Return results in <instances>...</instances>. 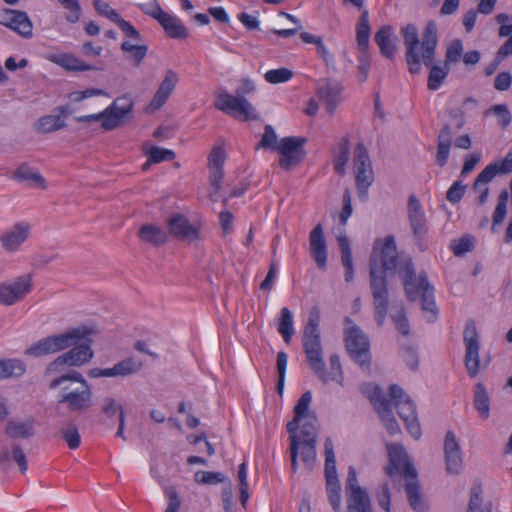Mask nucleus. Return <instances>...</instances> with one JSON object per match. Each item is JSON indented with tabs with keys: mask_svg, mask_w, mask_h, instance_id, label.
<instances>
[{
	"mask_svg": "<svg viewBox=\"0 0 512 512\" xmlns=\"http://www.w3.org/2000/svg\"><path fill=\"white\" fill-rule=\"evenodd\" d=\"M277 330L283 337L284 342L289 344L291 342L292 336L295 333V330L292 313L287 307H283L280 311Z\"/></svg>",
	"mask_w": 512,
	"mask_h": 512,
	"instance_id": "nucleus-41",
	"label": "nucleus"
},
{
	"mask_svg": "<svg viewBox=\"0 0 512 512\" xmlns=\"http://www.w3.org/2000/svg\"><path fill=\"white\" fill-rule=\"evenodd\" d=\"M143 367V363L133 357L125 358L113 367L109 368L110 377H127L137 374Z\"/></svg>",
	"mask_w": 512,
	"mask_h": 512,
	"instance_id": "nucleus-38",
	"label": "nucleus"
},
{
	"mask_svg": "<svg viewBox=\"0 0 512 512\" xmlns=\"http://www.w3.org/2000/svg\"><path fill=\"white\" fill-rule=\"evenodd\" d=\"M512 172V150L507 153L500 164L497 162L487 165L476 177L473 189L478 190L482 185L491 182L494 177L499 174H507Z\"/></svg>",
	"mask_w": 512,
	"mask_h": 512,
	"instance_id": "nucleus-26",
	"label": "nucleus"
},
{
	"mask_svg": "<svg viewBox=\"0 0 512 512\" xmlns=\"http://www.w3.org/2000/svg\"><path fill=\"white\" fill-rule=\"evenodd\" d=\"M311 400L312 394L310 391H306L299 398L294 407V418L292 421L288 422L286 426L289 435H297V430L300 427L301 420L305 418H313L314 421H317L316 414L309 411Z\"/></svg>",
	"mask_w": 512,
	"mask_h": 512,
	"instance_id": "nucleus-28",
	"label": "nucleus"
},
{
	"mask_svg": "<svg viewBox=\"0 0 512 512\" xmlns=\"http://www.w3.org/2000/svg\"><path fill=\"white\" fill-rule=\"evenodd\" d=\"M474 407L478 411L480 417L487 419L490 415V400L485 387L481 383L475 385L474 390Z\"/></svg>",
	"mask_w": 512,
	"mask_h": 512,
	"instance_id": "nucleus-43",
	"label": "nucleus"
},
{
	"mask_svg": "<svg viewBox=\"0 0 512 512\" xmlns=\"http://www.w3.org/2000/svg\"><path fill=\"white\" fill-rule=\"evenodd\" d=\"M369 47H358L359 53H358V70L359 75L358 79L360 82H365L368 78V71L370 68V53L368 50Z\"/></svg>",
	"mask_w": 512,
	"mask_h": 512,
	"instance_id": "nucleus-59",
	"label": "nucleus"
},
{
	"mask_svg": "<svg viewBox=\"0 0 512 512\" xmlns=\"http://www.w3.org/2000/svg\"><path fill=\"white\" fill-rule=\"evenodd\" d=\"M134 101L129 95L117 97L105 110L89 115L76 116L79 123L101 121V127L105 131H112L123 126L131 119Z\"/></svg>",
	"mask_w": 512,
	"mask_h": 512,
	"instance_id": "nucleus-7",
	"label": "nucleus"
},
{
	"mask_svg": "<svg viewBox=\"0 0 512 512\" xmlns=\"http://www.w3.org/2000/svg\"><path fill=\"white\" fill-rule=\"evenodd\" d=\"M463 54V42L461 39H454L446 49L444 64L450 67L451 64L460 61Z\"/></svg>",
	"mask_w": 512,
	"mask_h": 512,
	"instance_id": "nucleus-57",
	"label": "nucleus"
},
{
	"mask_svg": "<svg viewBox=\"0 0 512 512\" xmlns=\"http://www.w3.org/2000/svg\"><path fill=\"white\" fill-rule=\"evenodd\" d=\"M63 440L67 443L70 449H77L81 443V436L75 422L70 421L61 430Z\"/></svg>",
	"mask_w": 512,
	"mask_h": 512,
	"instance_id": "nucleus-53",
	"label": "nucleus"
},
{
	"mask_svg": "<svg viewBox=\"0 0 512 512\" xmlns=\"http://www.w3.org/2000/svg\"><path fill=\"white\" fill-rule=\"evenodd\" d=\"M325 482L328 501L334 512L341 511V485L337 475L336 459L333 442L330 438L325 440Z\"/></svg>",
	"mask_w": 512,
	"mask_h": 512,
	"instance_id": "nucleus-9",
	"label": "nucleus"
},
{
	"mask_svg": "<svg viewBox=\"0 0 512 512\" xmlns=\"http://www.w3.org/2000/svg\"><path fill=\"white\" fill-rule=\"evenodd\" d=\"M59 4L67 11L65 20L68 23H77L81 17V6L78 0H58Z\"/></svg>",
	"mask_w": 512,
	"mask_h": 512,
	"instance_id": "nucleus-56",
	"label": "nucleus"
},
{
	"mask_svg": "<svg viewBox=\"0 0 512 512\" xmlns=\"http://www.w3.org/2000/svg\"><path fill=\"white\" fill-rule=\"evenodd\" d=\"M279 147L278 136L271 125H266L264 127V133L261 137V140L256 145L255 149H266L275 151Z\"/></svg>",
	"mask_w": 512,
	"mask_h": 512,
	"instance_id": "nucleus-52",
	"label": "nucleus"
},
{
	"mask_svg": "<svg viewBox=\"0 0 512 512\" xmlns=\"http://www.w3.org/2000/svg\"><path fill=\"white\" fill-rule=\"evenodd\" d=\"M293 77V72L288 68H279L268 70L264 74V79L271 84H279L289 81Z\"/></svg>",
	"mask_w": 512,
	"mask_h": 512,
	"instance_id": "nucleus-60",
	"label": "nucleus"
},
{
	"mask_svg": "<svg viewBox=\"0 0 512 512\" xmlns=\"http://www.w3.org/2000/svg\"><path fill=\"white\" fill-rule=\"evenodd\" d=\"M300 38L304 43L314 44L317 47V52L319 56L328 64L333 61V56L328 51L327 47L323 43V40L320 36L312 35L308 32H302L300 34Z\"/></svg>",
	"mask_w": 512,
	"mask_h": 512,
	"instance_id": "nucleus-49",
	"label": "nucleus"
},
{
	"mask_svg": "<svg viewBox=\"0 0 512 512\" xmlns=\"http://www.w3.org/2000/svg\"><path fill=\"white\" fill-rule=\"evenodd\" d=\"M393 28L391 26H382L375 34L374 40L380 49V53L387 59H393L396 46L393 42Z\"/></svg>",
	"mask_w": 512,
	"mask_h": 512,
	"instance_id": "nucleus-34",
	"label": "nucleus"
},
{
	"mask_svg": "<svg viewBox=\"0 0 512 512\" xmlns=\"http://www.w3.org/2000/svg\"><path fill=\"white\" fill-rule=\"evenodd\" d=\"M5 435L13 440L30 439L35 435V420L29 417L24 421L10 419L5 426Z\"/></svg>",
	"mask_w": 512,
	"mask_h": 512,
	"instance_id": "nucleus-30",
	"label": "nucleus"
},
{
	"mask_svg": "<svg viewBox=\"0 0 512 512\" xmlns=\"http://www.w3.org/2000/svg\"><path fill=\"white\" fill-rule=\"evenodd\" d=\"M306 138L288 136L284 137L279 141V147L276 152L279 153V166L289 171L292 168L298 166L306 156L304 145Z\"/></svg>",
	"mask_w": 512,
	"mask_h": 512,
	"instance_id": "nucleus-12",
	"label": "nucleus"
},
{
	"mask_svg": "<svg viewBox=\"0 0 512 512\" xmlns=\"http://www.w3.org/2000/svg\"><path fill=\"white\" fill-rule=\"evenodd\" d=\"M48 389L57 390L56 402L72 415L87 413L93 406V391L84 376L76 370L50 377Z\"/></svg>",
	"mask_w": 512,
	"mask_h": 512,
	"instance_id": "nucleus-5",
	"label": "nucleus"
},
{
	"mask_svg": "<svg viewBox=\"0 0 512 512\" xmlns=\"http://www.w3.org/2000/svg\"><path fill=\"white\" fill-rule=\"evenodd\" d=\"M368 398L374 405L375 410L379 414V417L388 433L390 435L399 433L400 426L393 415L392 403L390 399L383 394L380 387L374 386L372 392L368 395Z\"/></svg>",
	"mask_w": 512,
	"mask_h": 512,
	"instance_id": "nucleus-19",
	"label": "nucleus"
},
{
	"mask_svg": "<svg viewBox=\"0 0 512 512\" xmlns=\"http://www.w3.org/2000/svg\"><path fill=\"white\" fill-rule=\"evenodd\" d=\"M122 407L123 406L111 396L103 398L100 405V414L102 416L100 423L107 425V420H111L115 417Z\"/></svg>",
	"mask_w": 512,
	"mask_h": 512,
	"instance_id": "nucleus-47",
	"label": "nucleus"
},
{
	"mask_svg": "<svg viewBox=\"0 0 512 512\" xmlns=\"http://www.w3.org/2000/svg\"><path fill=\"white\" fill-rule=\"evenodd\" d=\"M389 464L385 471L392 479L397 474H402L405 479L417 476L416 469L408 460L405 449L396 443L387 444Z\"/></svg>",
	"mask_w": 512,
	"mask_h": 512,
	"instance_id": "nucleus-18",
	"label": "nucleus"
},
{
	"mask_svg": "<svg viewBox=\"0 0 512 512\" xmlns=\"http://www.w3.org/2000/svg\"><path fill=\"white\" fill-rule=\"evenodd\" d=\"M392 406L397 408L399 417L404 422L408 432L414 439L421 437V427L417 417L416 405L409 395L397 384L389 387Z\"/></svg>",
	"mask_w": 512,
	"mask_h": 512,
	"instance_id": "nucleus-8",
	"label": "nucleus"
},
{
	"mask_svg": "<svg viewBox=\"0 0 512 512\" xmlns=\"http://www.w3.org/2000/svg\"><path fill=\"white\" fill-rule=\"evenodd\" d=\"M475 238L472 235L466 234L454 241L450 248L455 256H463L465 253L474 249Z\"/></svg>",
	"mask_w": 512,
	"mask_h": 512,
	"instance_id": "nucleus-58",
	"label": "nucleus"
},
{
	"mask_svg": "<svg viewBox=\"0 0 512 512\" xmlns=\"http://www.w3.org/2000/svg\"><path fill=\"white\" fill-rule=\"evenodd\" d=\"M407 214L416 245L421 251H425L424 238L428 232L427 220L422 205L415 195H410L408 198Z\"/></svg>",
	"mask_w": 512,
	"mask_h": 512,
	"instance_id": "nucleus-17",
	"label": "nucleus"
},
{
	"mask_svg": "<svg viewBox=\"0 0 512 512\" xmlns=\"http://www.w3.org/2000/svg\"><path fill=\"white\" fill-rule=\"evenodd\" d=\"M353 168L355 173L356 186L360 199L365 200L368 188L374 180L371 160L364 144L359 143L354 150Z\"/></svg>",
	"mask_w": 512,
	"mask_h": 512,
	"instance_id": "nucleus-11",
	"label": "nucleus"
},
{
	"mask_svg": "<svg viewBox=\"0 0 512 512\" xmlns=\"http://www.w3.org/2000/svg\"><path fill=\"white\" fill-rule=\"evenodd\" d=\"M89 335L90 330L86 327L72 328L36 341L25 350L24 354L28 357L41 358L71 348L45 367L44 377L59 376L66 373L64 372L66 368L83 366L93 358L91 340L86 341Z\"/></svg>",
	"mask_w": 512,
	"mask_h": 512,
	"instance_id": "nucleus-2",
	"label": "nucleus"
},
{
	"mask_svg": "<svg viewBox=\"0 0 512 512\" xmlns=\"http://www.w3.org/2000/svg\"><path fill=\"white\" fill-rule=\"evenodd\" d=\"M31 226L28 222L20 221L0 235L2 248L13 253L20 249L23 243L29 238Z\"/></svg>",
	"mask_w": 512,
	"mask_h": 512,
	"instance_id": "nucleus-24",
	"label": "nucleus"
},
{
	"mask_svg": "<svg viewBox=\"0 0 512 512\" xmlns=\"http://www.w3.org/2000/svg\"><path fill=\"white\" fill-rule=\"evenodd\" d=\"M465 344V367L470 377H475L479 372V335L474 320L466 322L463 331Z\"/></svg>",
	"mask_w": 512,
	"mask_h": 512,
	"instance_id": "nucleus-16",
	"label": "nucleus"
},
{
	"mask_svg": "<svg viewBox=\"0 0 512 512\" xmlns=\"http://www.w3.org/2000/svg\"><path fill=\"white\" fill-rule=\"evenodd\" d=\"M350 148L349 141L344 138L337 146L334 156V170L337 174L342 175L345 172V166L349 161Z\"/></svg>",
	"mask_w": 512,
	"mask_h": 512,
	"instance_id": "nucleus-46",
	"label": "nucleus"
},
{
	"mask_svg": "<svg viewBox=\"0 0 512 512\" xmlns=\"http://www.w3.org/2000/svg\"><path fill=\"white\" fill-rule=\"evenodd\" d=\"M0 24L8 27L25 39H30L33 36V24L24 11L2 9L0 11Z\"/></svg>",
	"mask_w": 512,
	"mask_h": 512,
	"instance_id": "nucleus-21",
	"label": "nucleus"
},
{
	"mask_svg": "<svg viewBox=\"0 0 512 512\" xmlns=\"http://www.w3.org/2000/svg\"><path fill=\"white\" fill-rule=\"evenodd\" d=\"M26 371L23 361L18 359H0V380L21 377Z\"/></svg>",
	"mask_w": 512,
	"mask_h": 512,
	"instance_id": "nucleus-40",
	"label": "nucleus"
},
{
	"mask_svg": "<svg viewBox=\"0 0 512 512\" xmlns=\"http://www.w3.org/2000/svg\"><path fill=\"white\" fill-rule=\"evenodd\" d=\"M121 50L125 53H129L134 60V65L139 66L147 55L148 47L146 45H140L138 42L132 43L131 41H124L121 44Z\"/></svg>",
	"mask_w": 512,
	"mask_h": 512,
	"instance_id": "nucleus-50",
	"label": "nucleus"
},
{
	"mask_svg": "<svg viewBox=\"0 0 512 512\" xmlns=\"http://www.w3.org/2000/svg\"><path fill=\"white\" fill-rule=\"evenodd\" d=\"M149 162L160 163L162 161H170L175 158V152L158 146H152L147 152Z\"/></svg>",
	"mask_w": 512,
	"mask_h": 512,
	"instance_id": "nucleus-61",
	"label": "nucleus"
},
{
	"mask_svg": "<svg viewBox=\"0 0 512 512\" xmlns=\"http://www.w3.org/2000/svg\"><path fill=\"white\" fill-rule=\"evenodd\" d=\"M167 227L169 234L180 241L191 244L200 239L199 229L182 214L172 215Z\"/></svg>",
	"mask_w": 512,
	"mask_h": 512,
	"instance_id": "nucleus-22",
	"label": "nucleus"
},
{
	"mask_svg": "<svg viewBox=\"0 0 512 512\" xmlns=\"http://www.w3.org/2000/svg\"><path fill=\"white\" fill-rule=\"evenodd\" d=\"M12 178L19 182H28L31 185L46 189L44 177L27 164H21L13 173Z\"/></svg>",
	"mask_w": 512,
	"mask_h": 512,
	"instance_id": "nucleus-37",
	"label": "nucleus"
},
{
	"mask_svg": "<svg viewBox=\"0 0 512 512\" xmlns=\"http://www.w3.org/2000/svg\"><path fill=\"white\" fill-rule=\"evenodd\" d=\"M369 12L363 10L356 25V41L358 47H369L370 39Z\"/></svg>",
	"mask_w": 512,
	"mask_h": 512,
	"instance_id": "nucleus-44",
	"label": "nucleus"
},
{
	"mask_svg": "<svg viewBox=\"0 0 512 512\" xmlns=\"http://www.w3.org/2000/svg\"><path fill=\"white\" fill-rule=\"evenodd\" d=\"M215 107L244 121L258 118L254 107L244 96H234L227 92H222L215 99Z\"/></svg>",
	"mask_w": 512,
	"mask_h": 512,
	"instance_id": "nucleus-13",
	"label": "nucleus"
},
{
	"mask_svg": "<svg viewBox=\"0 0 512 512\" xmlns=\"http://www.w3.org/2000/svg\"><path fill=\"white\" fill-rule=\"evenodd\" d=\"M342 86L332 80H323L318 87V95L326 103L327 110L333 113L340 102Z\"/></svg>",
	"mask_w": 512,
	"mask_h": 512,
	"instance_id": "nucleus-31",
	"label": "nucleus"
},
{
	"mask_svg": "<svg viewBox=\"0 0 512 512\" xmlns=\"http://www.w3.org/2000/svg\"><path fill=\"white\" fill-rule=\"evenodd\" d=\"M47 59L69 72L97 71L101 68L87 64L72 53H53Z\"/></svg>",
	"mask_w": 512,
	"mask_h": 512,
	"instance_id": "nucleus-27",
	"label": "nucleus"
},
{
	"mask_svg": "<svg viewBox=\"0 0 512 512\" xmlns=\"http://www.w3.org/2000/svg\"><path fill=\"white\" fill-rule=\"evenodd\" d=\"M347 327L344 330L345 347L351 358L361 367L370 362L369 340L363 331L349 318H345Z\"/></svg>",
	"mask_w": 512,
	"mask_h": 512,
	"instance_id": "nucleus-10",
	"label": "nucleus"
},
{
	"mask_svg": "<svg viewBox=\"0 0 512 512\" xmlns=\"http://www.w3.org/2000/svg\"><path fill=\"white\" fill-rule=\"evenodd\" d=\"M485 116L494 115L498 118V125L501 129H506L512 120L511 113L506 104H496L484 112Z\"/></svg>",
	"mask_w": 512,
	"mask_h": 512,
	"instance_id": "nucleus-51",
	"label": "nucleus"
},
{
	"mask_svg": "<svg viewBox=\"0 0 512 512\" xmlns=\"http://www.w3.org/2000/svg\"><path fill=\"white\" fill-rule=\"evenodd\" d=\"M143 13L152 17L156 21L165 11L161 8L157 0H140L138 4Z\"/></svg>",
	"mask_w": 512,
	"mask_h": 512,
	"instance_id": "nucleus-64",
	"label": "nucleus"
},
{
	"mask_svg": "<svg viewBox=\"0 0 512 512\" xmlns=\"http://www.w3.org/2000/svg\"><path fill=\"white\" fill-rule=\"evenodd\" d=\"M509 194L507 190H503L498 196V203L492 216V230L501 225L507 214V202Z\"/></svg>",
	"mask_w": 512,
	"mask_h": 512,
	"instance_id": "nucleus-54",
	"label": "nucleus"
},
{
	"mask_svg": "<svg viewBox=\"0 0 512 512\" xmlns=\"http://www.w3.org/2000/svg\"><path fill=\"white\" fill-rule=\"evenodd\" d=\"M95 10L102 16L108 18L110 21L118 24L122 19L120 14L114 10L108 3L102 0H93Z\"/></svg>",
	"mask_w": 512,
	"mask_h": 512,
	"instance_id": "nucleus-62",
	"label": "nucleus"
},
{
	"mask_svg": "<svg viewBox=\"0 0 512 512\" xmlns=\"http://www.w3.org/2000/svg\"><path fill=\"white\" fill-rule=\"evenodd\" d=\"M226 154L223 146L217 145L213 147L208 157L209 170L223 169Z\"/></svg>",
	"mask_w": 512,
	"mask_h": 512,
	"instance_id": "nucleus-63",
	"label": "nucleus"
},
{
	"mask_svg": "<svg viewBox=\"0 0 512 512\" xmlns=\"http://www.w3.org/2000/svg\"><path fill=\"white\" fill-rule=\"evenodd\" d=\"M452 140V130L449 124L444 125L437 138L436 162L440 167L446 165Z\"/></svg>",
	"mask_w": 512,
	"mask_h": 512,
	"instance_id": "nucleus-36",
	"label": "nucleus"
},
{
	"mask_svg": "<svg viewBox=\"0 0 512 512\" xmlns=\"http://www.w3.org/2000/svg\"><path fill=\"white\" fill-rule=\"evenodd\" d=\"M66 127V123L61 116L46 115L41 117L37 123V131L41 133H50Z\"/></svg>",
	"mask_w": 512,
	"mask_h": 512,
	"instance_id": "nucleus-48",
	"label": "nucleus"
},
{
	"mask_svg": "<svg viewBox=\"0 0 512 512\" xmlns=\"http://www.w3.org/2000/svg\"><path fill=\"white\" fill-rule=\"evenodd\" d=\"M299 441V452L301 455V459L303 463L312 468L315 459H316V442L317 441H302L298 438Z\"/></svg>",
	"mask_w": 512,
	"mask_h": 512,
	"instance_id": "nucleus-55",
	"label": "nucleus"
},
{
	"mask_svg": "<svg viewBox=\"0 0 512 512\" xmlns=\"http://www.w3.org/2000/svg\"><path fill=\"white\" fill-rule=\"evenodd\" d=\"M401 33L406 47L405 58L408 70L411 74H419L421 72V54L418 51L420 41L417 27L410 23L402 28Z\"/></svg>",
	"mask_w": 512,
	"mask_h": 512,
	"instance_id": "nucleus-20",
	"label": "nucleus"
},
{
	"mask_svg": "<svg viewBox=\"0 0 512 512\" xmlns=\"http://www.w3.org/2000/svg\"><path fill=\"white\" fill-rule=\"evenodd\" d=\"M345 491L348 512H373L369 495L359 485L356 469L353 466L348 467Z\"/></svg>",
	"mask_w": 512,
	"mask_h": 512,
	"instance_id": "nucleus-14",
	"label": "nucleus"
},
{
	"mask_svg": "<svg viewBox=\"0 0 512 512\" xmlns=\"http://www.w3.org/2000/svg\"><path fill=\"white\" fill-rule=\"evenodd\" d=\"M33 287L32 275L24 274L0 283V304L12 306L22 301Z\"/></svg>",
	"mask_w": 512,
	"mask_h": 512,
	"instance_id": "nucleus-15",
	"label": "nucleus"
},
{
	"mask_svg": "<svg viewBox=\"0 0 512 512\" xmlns=\"http://www.w3.org/2000/svg\"><path fill=\"white\" fill-rule=\"evenodd\" d=\"M157 22L165 30L166 34L173 39H186L188 37V30L182 23V21L167 12L160 15Z\"/></svg>",
	"mask_w": 512,
	"mask_h": 512,
	"instance_id": "nucleus-32",
	"label": "nucleus"
},
{
	"mask_svg": "<svg viewBox=\"0 0 512 512\" xmlns=\"http://www.w3.org/2000/svg\"><path fill=\"white\" fill-rule=\"evenodd\" d=\"M397 331L403 336L410 335V325L403 304L394 305L390 314Z\"/></svg>",
	"mask_w": 512,
	"mask_h": 512,
	"instance_id": "nucleus-45",
	"label": "nucleus"
},
{
	"mask_svg": "<svg viewBox=\"0 0 512 512\" xmlns=\"http://www.w3.org/2000/svg\"><path fill=\"white\" fill-rule=\"evenodd\" d=\"M437 44V25L434 21H429L422 34L420 63L422 62L426 67H430L427 87L431 91L440 88L450 71V67L444 63L443 65L433 64Z\"/></svg>",
	"mask_w": 512,
	"mask_h": 512,
	"instance_id": "nucleus-6",
	"label": "nucleus"
},
{
	"mask_svg": "<svg viewBox=\"0 0 512 512\" xmlns=\"http://www.w3.org/2000/svg\"><path fill=\"white\" fill-rule=\"evenodd\" d=\"M467 512H492V504L484 501L482 486L479 483L470 489Z\"/></svg>",
	"mask_w": 512,
	"mask_h": 512,
	"instance_id": "nucleus-39",
	"label": "nucleus"
},
{
	"mask_svg": "<svg viewBox=\"0 0 512 512\" xmlns=\"http://www.w3.org/2000/svg\"><path fill=\"white\" fill-rule=\"evenodd\" d=\"M138 236L144 243L153 246H161L168 240L167 233L159 226L154 224H144L138 231Z\"/></svg>",
	"mask_w": 512,
	"mask_h": 512,
	"instance_id": "nucleus-35",
	"label": "nucleus"
},
{
	"mask_svg": "<svg viewBox=\"0 0 512 512\" xmlns=\"http://www.w3.org/2000/svg\"><path fill=\"white\" fill-rule=\"evenodd\" d=\"M405 491L410 507L415 512H425L428 510V505L423 500L420 492V484L417 476L405 479Z\"/></svg>",
	"mask_w": 512,
	"mask_h": 512,
	"instance_id": "nucleus-33",
	"label": "nucleus"
},
{
	"mask_svg": "<svg viewBox=\"0 0 512 512\" xmlns=\"http://www.w3.org/2000/svg\"><path fill=\"white\" fill-rule=\"evenodd\" d=\"M11 458L17 463L21 473H25L27 471L28 463L25 453L22 447L17 443L12 445L11 453L8 450H3L0 453V465H4L9 462Z\"/></svg>",
	"mask_w": 512,
	"mask_h": 512,
	"instance_id": "nucleus-42",
	"label": "nucleus"
},
{
	"mask_svg": "<svg viewBox=\"0 0 512 512\" xmlns=\"http://www.w3.org/2000/svg\"><path fill=\"white\" fill-rule=\"evenodd\" d=\"M320 322V308L318 306H312L309 310L308 318L304 324L301 336L306 362L323 384L335 381L343 385V370L340 358L337 354H333L329 358L330 371L327 372L325 369Z\"/></svg>",
	"mask_w": 512,
	"mask_h": 512,
	"instance_id": "nucleus-4",
	"label": "nucleus"
},
{
	"mask_svg": "<svg viewBox=\"0 0 512 512\" xmlns=\"http://www.w3.org/2000/svg\"><path fill=\"white\" fill-rule=\"evenodd\" d=\"M178 83V75L171 69L166 70L163 80L156 90L152 100L146 107L147 113L159 110L168 100Z\"/></svg>",
	"mask_w": 512,
	"mask_h": 512,
	"instance_id": "nucleus-25",
	"label": "nucleus"
},
{
	"mask_svg": "<svg viewBox=\"0 0 512 512\" xmlns=\"http://www.w3.org/2000/svg\"><path fill=\"white\" fill-rule=\"evenodd\" d=\"M398 270L402 278L406 297L416 301L421 297V308L428 312V322H434L438 316V308L434 299V287L429 283L425 272L416 278L413 261L410 257L399 258L393 235H389L373 246L369 263V286L373 299L374 318L379 327L385 323L389 306L388 274Z\"/></svg>",
	"mask_w": 512,
	"mask_h": 512,
	"instance_id": "nucleus-1",
	"label": "nucleus"
},
{
	"mask_svg": "<svg viewBox=\"0 0 512 512\" xmlns=\"http://www.w3.org/2000/svg\"><path fill=\"white\" fill-rule=\"evenodd\" d=\"M310 252L319 269L326 268L327 246L324 238L323 227L319 223L310 232Z\"/></svg>",
	"mask_w": 512,
	"mask_h": 512,
	"instance_id": "nucleus-29",
	"label": "nucleus"
},
{
	"mask_svg": "<svg viewBox=\"0 0 512 512\" xmlns=\"http://www.w3.org/2000/svg\"><path fill=\"white\" fill-rule=\"evenodd\" d=\"M444 457L447 473L458 475L463 469V456L461 446L451 430L447 431L445 435Z\"/></svg>",
	"mask_w": 512,
	"mask_h": 512,
	"instance_id": "nucleus-23",
	"label": "nucleus"
},
{
	"mask_svg": "<svg viewBox=\"0 0 512 512\" xmlns=\"http://www.w3.org/2000/svg\"><path fill=\"white\" fill-rule=\"evenodd\" d=\"M89 335L90 330L86 327L72 328L36 341L25 350L24 354L28 357L41 358L71 348L45 367L44 377L59 376L66 373L64 372L66 368L83 366L93 358L91 340L86 341Z\"/></svg>",
	"mask_w": 512,
	"mask_h": 512,
	"instance_id": "nucleus-3",
	"label": "nucleus"
}]
</instances>
